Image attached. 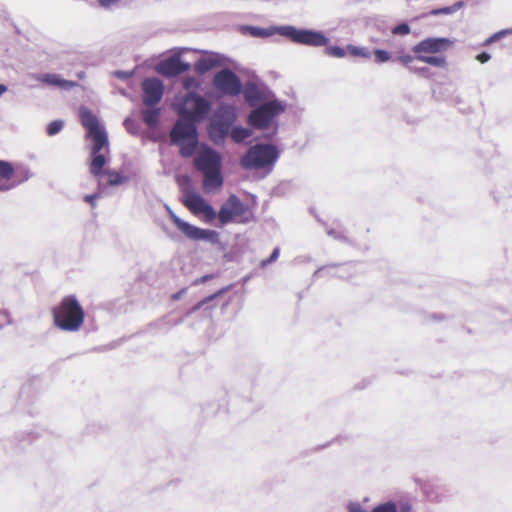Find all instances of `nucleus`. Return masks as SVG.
<instances>
[{"instance_id":"obj_24","label":"nucleus","mask_w":512,"mask_h":512,"mask_svg":"<svg viewBox=\"0 0 512 512\" xmlns=\"http://www.w3.org/2000/svg\"><path fill=\"white\" fill-rule=\"evenodd\" d=\"M83 322H54V328L63 331H77Z\"/></svg>"},{"instance_id":"obj_35","label":"nucleus","mask_w":512,"mask_h":512,"mask_svg":"<svg viewBox=\"0 0 512 512\" xmlns=\"http://www.w3.org/2000/svg\"><path fill=\"white\" fill-rule=\"evenodd\" d=\"M278 256H279V248H275L273 250V252L271 253L270 257L268 259L264 260L262 264L263 265L270 264V263L276 261Z\"/></svg>"},{"instance_id":"obj_22","label":"nucleus","mask_w":512,"mask_h":512,"mask_svg":"<svg viewBox=\"0 0 512 512\" xmlns=\"http://www.w3.org/2000/svg\"><path fill=\"white\" fill-rule=\"evenodd\" d=\"M251 134V130L243 127H234L230 131V136L236 143L244 141L246 138L250 137Z\"/></svg>"},{"instance_id":"obj_19","label":"nucleus","mask_w":512,"mask_h":512,"mask_svg":"<svg viewBox=\"0 0 512 512\" xmlns=\"http://www.w3.org/2000/svg\"><path fill=\"white\" fill-rule=\"evenodd\" d=\"M41 81L52 86H59L66 89L72 88L76 85L73 81L63 80L56 74H44Z\"/></svg>"},{"instance_id":"obj_46","label":"nucleus","mask_w":512,"mask_h":512,"mask_svg":"<svg viewBox=\"0 0 512 512\" xmlns=\"http://www.w3.org/2000/svg\"><path fill=\"white\" fill-rule=\"evenodd\" d=\"M2 328H3V325H2V324H0V329H2Z\"/></svg>"},{"instance_id":"obj_28","label":"nucleus","mask_w":512,"mask_h":512,"mask_svg":"<svg viewBox=\"0 0 512 512\" xmlns=\"http://www.w3.org/2000/svg\"><path fill=\"white\" fill-rule=\"evenodd\" d=\"M248 31H249L250 35H252L254 37H268V36L272 35L271 31L263 29V28H259V27H254V26L248 27Z\"/></svg>"},{"instance_id":"obj_17","label":"nucleus","mask_w":512,"mask_h":512,"mask_svg":"<svg viewBox=\"0 0 512 512\" xmlns=\"http://www.w3.org/2000/svg\"><path fill=\"white\" fill-rule=\"evenodd\" d=\"M16 171L10 162L0 160V191L14 188L22 180H17Z\"/></svg>"},{"instance_id":"obj_36","label":"nucleus","mask_w":512,"mask_h":512,"mask_svg":"<svg viewBox=\"0 0 512 512\" xmlns=\"http://www.w3.org/2000/svg\"><path fill=\"white\" fill-rule=\"evenodd\" d=\"M399 512H412V505L408 502L400 503Z\"/></svg>"},{"instance_id":"obj_29","label":"nucleus","mask_w":512,"mask_h":512,"mask_svg":"<svg viewBox=\"0 0 512 512\" xmlns=\"http://www.w3.org/2000/svg\"><path fill=\"white\" fill-rule=\"evenodd\" d=\"M62 127H63L62 121H60V120L52 121L47 126V134L49 136H53V135L57 134L58 132H60Z\"/></svg>"},{"instance_id":"obj_13","label":"nucleus","mask_w":512,"mask_h":512,"mask_svg":"<svg viewBox=\"0 0 512 512\" xmlns=\"http://www.w3.org/2000/svg\"><path fill=\"white\" fill-rule=\"evenodd\" d=\"M182 203L187 207L193 214H204L207 222H212L216 218V212L211 205H209L205 199L194 192L184 191Z\"/></svg>"},{"instance_id":"obj_30","label":"nucleus","mask_w":512,"mask_h":512,"mask_svg":"<svg viewBox=\"0 0 512 512\" xmlns=\"http://www.w3.org/2000/svg\"><path fill=\"white\" fill-rule=\"evenodd\" d=\"M326 53L329 56L341 58L346 55V51L344 48L338 47V46H329L326 48Z\"/></svg>"},{"instance_id":"obj_7","label":"nucleus","mask_w":512,"mask_h":512,"mask_svg":"<svg viewBox=\"0 0 512 512\" xmlns=\"http://www.w3.org/2000/svg\"><path fill=\"white\" fill-rule=\"evenodd\" d=\"M284 111V106L278 101H269L251 111L248 122L257 129H266L274 117Z\"/></svg>"},{"instance_id":"obj_8","label":"nucleus","mask_w":512,"mask_h":512,"mask_svg":"<svg viewBox=\"0 0 512 512\" xmlns=\"http://www.w3.org/2000/svg\"><path fill=\"white\" fill-rule=\"evenodd\" d=\"M168 215L173 224L181 231L187 238L191 240H207L212 243H217L219 234L214 230L202 229L189 224L179 218L172 210L168 211Z\"/></svg>"},{"instance_id":"obj_6","label":"nucleus","mask_w":512,"mask_h":512,"mask_svg":"<svg viewBox=\"0 0 512 512\" xmlns=\"http://www.w3.org/2000/svg\"><path fill=\"white\" fill-rule=\"evenodd\" d=\"M247 206L234 194L230 195L222 204L218 214V220L221 225L230 222L246 223L249 221Z\"/></svg>"},{"instance_id":"obj_33","label":"nucleus","mask_w":512,"mask_h":512,"mask_svg":"<svg viewBox=\"0 0 512 512\" xmlns=\"http://www.w3.org/2000/svg\"><path fill=\"white\" fill-rule=\"evenodd\" d=\"M347 512H368V511L365 508H363L359 503L350 502L347 505Z\"/></svg>"},{"instance_id":"obj_41","label":"nucleus","mask_w":512,"mask_h":512,"mask_svg":"<svg viewBox=\"0 0 512 512\" xmlns=\"http://www.w3.org/2000/svg\"><path fill=\"white\" fill-rule=\"evenodd\" d=\"M464 6V2L463 1H458L456 3H454L451 7V9H453V13L456 12L457 10L461 9L462 7Z\"/></svg>"},{"instance_id":"obj_21","label":"nucleus","mask_w":512,"mask_h":512,"mask_svg":"<svg viewBox=\"0 0 512 512\" xmlns=\"http://www.w3.org/2000/svg\"><path fill=\"white\" fill-rule=\"evenodd\" d=\"M103 175L107 176L109 186H118L129 181V177L115 170H106Z\"/></svg>"},{"instance_id":"obj_2","label":"nucleus","mask_w":512,"mask_h":512,"mask_svg":"<svg viewBox=\"0 0 512 512\" xmlns=\"http://www.w3.org/2000/svg\"><path fill=\"white\" fill-rule=\"evenodd\" d=\"M81 124L87 130V138L92 140L91 162L89 166L90 173L99 177L105 172L103 169L107 163L106 156L101 153L103 149L108 151V136L104 128L100 125L98 118L88 109L80 111Z\"/></svg>"},{"instance_id":"obj_34","label":"nucleus","mask_w":512,"mask_h":512,"mask_svg":"<svg viewBox=\"0 0 512 512\" xmlns=\"http://www.w3.org/2000/svg\"><path fill=\"white\" fill-rule=\"evenodd\" d=\"M453 13V9L451 7H443L439 9H434L430 12L431 15H440V14H451Z\"/></svg>"},{"instance_id":"obj_5","label":"nucleus","mask_w":512,"mask_h":512,"mask_svg":"<svg viewBox=\"0 0 512 512\" xmlns=\"http://www.w3.org/2000/svg\"><path fill=\"white\" fill-rule=\"evenodd\" d=\"M211 109V104L204 97L190 92L183 100L182 106L178 113L179 115L192 122L202 121Z\"/></svg>"},{"instance_id":"obj_27","label":"nucleus","mask_w":512,"mask_h":512,"mask_svg":"<svg viewBox=\"0 0 512 512\" xmlns=\"http://www.w3.org/2000/svg\"><path fill=\"white\" fill-rule=\"evenodd\" d=\"M371 512H398L397 506L392 501H387L376 505Z\"/></svg>"},{"instance_id":"obj_10","label":"nucleus","mask_w":512,"mask_h":512,"mask_svg":"<svg viewBox=\"0 0 512 512\" xmlns=\"http://www.w3.org/2000/svg\"><path fill=\"white\" fill-rule=\"evenodd\" d=\"M279 31L281 35L299 44L318 47L324 46L327 42V38L319 32L298 30L292 26L281 27Z\"/></svg>"},{"instance_id":"obj_3","label":"nucleus","mask_w":512,"mask_h":512,"mask_svg":"<svg viewBox=\"0 0 512 512\" xmlns=\"http://www.w3.org/2000/svg\"><path fill=\"white\" fill-rule=\"evenodd\" d=\"M171 142L180 146V154L190 157L197 145V130L194 122L190 120H178L170 132Z\"/></svg>"},{"instance_id":"obj_14","label":"nucleus","mask_w":512,"mask_h":512,"mask_svg":"<svg viewBox=\"0 0 512 512\" xmlns=\"http://www.w3.org/2000/svg\"><path fill=\"white\" fill-rule=\"evenodd\" d=\"M143 103L148 107L158 104L164 93V85L158 78H146L142 82Z\"/></svg>"},{"instance_id":"obj_12","label":"nucleus","mask_w":512,"mask_h":512,"mask_svg":"<svg viewBox=\"0 0 512 512\" xmlns=\"http://www.w3.org/2000/svg\"><path fill=\"white\" fill-rule=\"evenodd\" d=\"M84 311L75 296L69 295L53 309L54 320H84Z\"/></svg>"},{"instance_id":"obj_45","label":"nucleus","mask_w":512,"mask_h":512,"mask_svg":"<svg viewBox=\"0 0 512 512\" xmlns=\"http://www.w3.org/2000/svg\"><path fill=\"white\" fill-rule=\"evenodd\" d=\"M210 324H211V325H210V326H211V328H214V327H215V323H214V322H211Z\"/></svg>"},{"instance_id":"obj_11","label":"nucleus","mask_w":512,"mask_h":512,"mask_svg":"<svg viewBox=\"0 0 512 512\" xmlns=\"http://www.w3.org/2000/svg\"><path fill=\"white\" fill-rule=\"evenodd\" d=\"M235 115L225 108H221L212 119L208 131L214 142L221 141L229 133Z\"/></svg>"},{"instance_id":"obj_9","label":"nucleus","mask_w":512,"mask_h":512,"mask_svg":"<svg viewBox=\"0 0 512 512\" xmlns=\"http://www.w3.org/2000/svg\"><path fill=\"white\" fill-rule=\"evenodd\" d=\"M213 86L222 94L231 97L238 96L242 91L239 77L228 68H224L214 75Z\"/></svg>"},{"instance_id":"obj_40","label":"nucleus","mask_w":512,"mask_h":512,"mask_svg":"<svg viewBox=\"0 0 512 512\" xmlns=\"http://www.w3.org/2000/svg\"><path fill=\"white\" fill-rule=\"evenodd\" d=\"M99 4L103 7H110L111 5L117 3L119 0H98Z\"/></svg>"},{"instance_id":"obj_32","label":"nucleus","mask_w":512,"mask_h":512,"mask_svg":"<svg viewBox=\"0 0 512 512\" xmlns=\"http://www.w3.org/2000/svg\"><path fill=\"white\" fill-rule=\"evenodd\" d=\"M393 34L406 35L410 32V27L408 24H400L393 28Z\"/></svg>"},{"instance_id":"obj_31","label":"nucleus","mask_w":512,"mask_h":512,"mask_svg":"<svg viewBox=\"0 0 512 512\" xmlns=\"http://www.w3.org/2000/svg\"><path fill=\"white\" fill-rule=\"evenodd\" d=\"M373 53L375 56V61L378 63H384L390 60V54L385 50L376 49Z\"/></svg>"},{"instance_id":"obj_38","label":"nucleus","mask_w":512,"mask_h":512,"mask_svg":"<svg viewBox=\"0 0 512 512\" xmlns=\"http://www.w3.org/2000/svg\"><path fill=\"white\" fill-rule=\"evenodd\" d=\"M505 34V31H501V32H498L496 34H494L493 36H491L490 38H488L486 41H485V45H488L496 40H498L502 35Z\"/></svg>"},{"instance_id":"obj_23","label":"nucleus","mask_w":512,"mask_h":512,"mask_svg":"<svg viewBox=\"0 0 512 512\" xmlns=\"http://www.w3.org/2000/svg\"><path fill=\"white\" fill-rule=\"evenodd\" d=\"M143 121L149 127H155L159 121L158 109H147L143 112Z\"/></svg>"},{"instance_id":"obj_1","label":"nucleus","mask_w":512,"mask_h":512,"mask_svg":"<svg viewBox=\"0 0 512 512\" xmlns=\"http://www.w3.org/2000/svg\"><path fill=\"white\" fill-rule=\"evenodd\" d=\"M453 46V41L444 37H428L413 46L412 51L415 57L405 54L399 55L397 60L415 73H424L427 68H412L410 64L414 59L429 64L436 68H446L447 58L445 52Z\"/></svg>"},{"instance_id":"obj_20","label":"nucleus","mask_w":512,"mask_h":512,"mask_svg":"<svg viewBox=\"0 0 512 512\" xmlns=\"http://www.w3.org/2000/svg\"><path fill=\"white\" fill-rule=\"evenodd\" d=\"M245 100L250 104L254 105L261 98V93L255 83H247L243 91Z\"/></svg>"},{"instance_id":"obj_37","label":"nucleus","mask_w":512,"mask_h":512,"mask_svg":"<svg viewBox=\"0 0 512 512\" xmlns=\"http://www.w3.org/2000/svg\"><path fill=\"white\" fill-rule=\"evenodd\" d=\"M476 59L480 62V63H486L490 60V55L486 52H482L480 54H478L476 56Z\"/></svg>"},{"instance_id":"obj_4","label":"nucleus","mask_w":512,"mask_h":512,"mask_svg":"<svg viewBox=\"0 0 512 512\" xmlns=\"http://www.w3.org/2000/svg\"><path fill=\"white\" fill-rule=\"evenodd\" d=\"M277 158L278 150L274 145L256 144L241 159V165L246 169H261L272 165Z\"/></svg>"},{"instance_id":"obj_42","label":"nucleus","mask_w":512,"mask_h":512,"mask_svg":"<svg viewBox=\"0 0 512 512\" xmlns=\"http://www.w3.org/2000/svg\"><path fill=\"white\" fill-rule=\"evenodd\" d=\"M213 299H214V296H210V297H208V298L204 299L202 302H200V303L195 307V309H199V308H201V307H202V306H204L207 302H209V301H211V300H213Z\"/></svg>"},{"instance_id":"obj_39","label":"nucleus","mask_w":512,"mask_h":512,"mask_svg":"<svg viewBox=\"0 0 512 512\" xmlns=\"http://www.w3.org/2000/svg\"><path fill=\"white\" fill-rule=\"evenodd\" d=\"M98 195L97 194H92V195H86L84 200L91 204L92 206H94L95 204V200L97 199Z\"/></svg>"},{"instance_id":"obj_44","label":"nucleus","mask_w":512,"mask_h":512,"mask_svg":"<svg viewBox=\"0 0 512 512\" xmlns=\"http://www.w3.org/2000/svg\"><path fill=\"white\" fill-rule=\"evenodd\" d=\"M181 293H182V291H181V292H179V293H177V294H174V295L172 296V298H173L174 300L179 299V297H180Z\"/></svg>"},{"instance_id":"obj_16","label":"nucleus","mask_w":512,"mask_h":512,"mask_svg":"<svg viewBox=\"0 0 512 512\" xmlns=\"http://www.w3.org/2000/svg\"><path fill=\"white\" fill-rule=\"evenodd\" d=\"M190 70V64L181 61L180 57L172 56L159 64L158 71L166 77H175Z\"/></svg>"},{"instance_id":"obj_18","label":"nucleus","mask_w":512,"mask_h":512,"mask_svg":"<svg viewBox=\"0 0 512 512\" xmlns=\"http://www.w3.org/2000/svg\"><path fill=\"white\" fill-rule=\"evenodd\" d=\"M203 176V189L205 192L209 193L219 190L222 187L223 177L221 175V170L206 172Z\"/></svg>"},{"instance_id":"obj_43","label":"nucleus","mask_w":512,"mask_h":512,"mask_svg":"<svg viewBox=\"0 0 512 512\" xmlns=\"http://www.w3.org/2000/svg\"><path fill=\"white\" fill-rule=\"evenodd\" d=\"M211 278H212V276H211V275L203 276V277L201 278V282H204V281H206V280H208V279H211Z\"/></svg>"},{"instance_id":"obj_26","label":"nucleus","mask_w":512,"mask_h":512,"mask_svg":"<svg viewBox=\"0 0 512 512\" xmlns=\"http://www.w3.org/2000/svg\"><path fill=\"white\" fill-rule=\"evenodd\" d=\"M214 65L215 63L212 59L203 58L197 61V63L195 64V69L200 73H204L212 69Z\"/></svg>"},{"instance_id":"obj_15","label":"nucleus","mask_w":512,"mask_h":512,"mask_svg":"<svg viewBox=\"0 0 512 512\" xmlns=\"http://www.w3.org/2000/svg\"><path fill=\"white\" fill-rule=\"evenodd\" d=\"M194 164L203 174L221 170V158L219 154L212 149L202 150L194 159Z\"/></svg>"},{"instance_id":"obj_25","label":"nucleus","mask_w":512,"mask_h":512,"mask_svg":"<svg viewBox=\"0 0 512 512\" xmlns=\"http://www.w3.org/2000/svg\"><path fill=\"white\" fill-rule=\"evenodd\" d=\"M347 51L351 56L354 57L369 58L371 55L368 49L364 47H356L353 45H348Z\"/></svg>"}]
</instances>
